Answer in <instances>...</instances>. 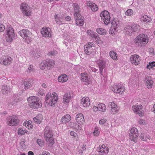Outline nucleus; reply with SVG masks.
Here are the masks:
<instances>
[{
  "label": "nucleus",
  "instance_id": "obj_1",
  "mask_svg": "<svg viewBox=\"0 0 155 155\" xmlns=\"http://www.w3.org/2000/svg\"><path fill=\"white\" fill-rule=\"evenodd\" d=\"M58 100V96L55 92L48 93L45 96V101L47 105L50 106H54Z\"/></svg>",
  "mask_w": 155,
  "mask_h": 155
},
{
  "label": "nucleus",
  "instance_id": "obj_2",
  "mask_svg": "<svg viewBox=\"0 0 155 155\" xmlns=\"http://www.w3.org/2000/svg\"><path fill=\"white\" fill-rule=\"evenodd\" d=\"M74 8V16L76 21V23L77 25L82 26L84 24L83 18L81 15L79 9V7L78 4H73Z\"/></svg>",
  "mask_w": 155,
  "mask_h": 155
},
{
  "label": "nucleus",
  "instance_id": "obj_3",
  "mask_svg": "<svg viewBox=\"0 0 155 155\" xmlns=\"http://www.w3.org/2000/svg\"><path fill=\"white\" fill-rule=\"evenodd\" d=\"M27 100L32 108L36 109L42 107V104L41 101L36 96H31L29 97L28 98Z\"/></svg>",
  "mask_w": 155,
  "mask_h": 155
},
{
  "label": "nucleus",
  "instance_id": "obj_4",
  "mask_svg": "<svg viewBox=\"0 0 155 155\" xmlns=\"http://www.w3.org/2000/svg\"><path fill=\"white\" fill-rule=\"evenodd\" d=\"M134 41L136 45L141 46L148 43L149 38L147 35L141 34L138 35L135 38Z\"/></svg>",
  "mask_w": 155,
  "mask_h": 155
},
{
  "label": "nucleus",
  "instance_id": "obj_5",
  "mask_svg": "<svg viewBox=\"0 0 155 155\" xmlns=\"http://www.w3.org/2000/svg\"><path fill=\"white\" fill-rule=\"evenodd\" d=\"M45 139L47 143L49 146H52L54 143V140L53 137V134L52 131L48 128H45L44 134Z\"/></svg>",
  "mask_w": 155,
  "mask_h": 155
},
{
  "label": "nucleus",
  "instance_id": "obj_6",
  "mask_svg": "<svg viewBox=\"0 0 155 155\" xmlns=\"http://www.w3.org/2000/svg\"><path fill=\"white\" fill-rule=\"evenodd\" d=\"M5 33V37L6 41L9 42H12L15 35L13 28L11 26L8 27L6 29Z\"/></svg>",
  "mask_w": 155,
  "mask_h": 155
},
{
  "label": "nucleus",
  "instance_id": "obj_7",
  "mask_svg": "<svg viewBox=\"0 0 155 155\" xmlns=\"http://www.w3.org/2000/svg\"><path fill=\"white\" fill-rule=\"evenodd\" d=\"M19 122V120L17 115H14L9 116L6 119V124L11 126L17 125Z\"/></svg>",
  "mask_w": 155,
  "mask_h": 155
},
{
  "label": "nucleus",
  "instance_id": "obj_8",
  "mask_svg": "<svg viewBox=\"0 0 155 155\" xmlns=\"http://www.w3.org/2000/svg\"><path fill=\"white\" fill-rule=\"evenodd\" d=\"M100 16L104 24L107 25L110 22V17L109 12L106 10L101 12Z\"/></svg>",
  "mask_w": 155,
  "mask_h": 155
},
{
  "label": "nucleus",
  "instance_id": "obj_9",
  "mask_svg": "<svg viewBox=\"0 0 155 155\" xmlns=\"http://www.w3.org/2000/svg\"><path fill=\"white\" fill-rule=\"evenodd\" d=\"M110 89L114 92L120 94H123L125 91L124 87L122 85H117L116 84L112 85Z\"/></svg>",
  "mask_w": 155,
  "mask_h": 155
},
{
  "label": "nucleus",
  "instance_id": "obj_10",
  "mask_svg": "<svg viewBox=\"0 0 155 155\" xmlns=\"http://www.w3.org/2000/svg\"><path fill=\"white\" fill-rule=\"evenodd\" d=\"M129 135L130 140L136 143L137 141L138 136L137 129L135 127L132 128L130 130Z\"/></svg>",
  "mask_w": 155,
  "mask_h": 155
},
{
  "label": "nucleus",
  "instance_id": "obj_11",
  "mask_svg": "<svg viewBox=\"0 0 155 155\" xmlns=\"http://www.w3.org/2000/svg\"><path fill=\"white\" fill-rule=\"evenodd\" d=\"M20 9L22 13L27 16L31 15V12L29 6L26 3H22L20 5Z\"/></svg>",
  "mask_w": 155,
  "mask_h": 155
},
{
  "label": "nucleus",
  "instance_id": "obj_12",
  "mask_svg": "<svg viewBox=\"0 0 155 155\" xmlns=\"http://www.w3.org/2000/svg\"><path fill=\"white\" fill-rule=\"evenodd\" d=\"M108 106L110 108V112L111 114H115L119 112L120 110L119 107L114 102L112 101L109 102Z\"/></svg>",
  "mask_w": 155,
  "mask_h": 155
},
{
  "label": "nucleus",
  "instance_id": "obj_13",
  "mask_svg": "<svg viewBox=\"0 0 155 155\" xmlns=\"http://www.w3.org/2000/svg\"><path fill=\"white\" fill-rule=\"evenodd\" d=\"M73 97L72 93L70 91L65 93L63 96V102L66 104V107H68Z\"/></svg>",
  "mask_w": 155,
  "mask_h": 155
},
{
  "label": "nucleus",
  "instance_id": "obj_14",
  "mask_svg": "<svg viewBox=\"0 0 155 155\" xmlns=\"http://www.w3.org/2000/svg\"><path fill=\"white\" fill-rule=\"evenodd\" d=\"M97 151L100 155H106L109 151L108 147L104 144L100 145L97 148Z\"/></svg>",
  "mask_w": 155,
  "mask_h": 155
},
{
  "label": "nucleus",
  "instance_id": "obj_15",
  "mask_svg": "<svg viewBox=\"0 0 155 155\" xmlns=\"http://www.w3.org/2000/svg\"><path fill=\"white\" fill-rule=\"evenodd\" d=\"M142 108L143 107L141 104H135L132 106V109L135 113L138 114L140 116L142 117L143 115Z\"/></svg>",
  "mask_w": 155,
  "mask_h": 155
},
{
  "label": "nucleus",
  "instance_id": "obj_16",
  "mask_svg": "<svg viewBox=\"0 0 155 155\" xmlns=\"http://www.w3.org/2000/svg\"><path fill=\"white\" fill-rule=\"evenodd\" d=\"M96 62L99 68L100 73L101 75H102L103 70L105 66V61L104 58H100L96 61Z\"/></svg>",
  "mask_w": 155,
  "mask_h": 155
},
{
  "label": "nucleus",
  "instance_id": "obj_17",
  "mask_svg": "<svg viewBox=\"0 0 155 155\" xmlns=\"http://www.w3.org/2000/svg\"><path fill=\"white\" fill-rule=\"evenodd\" d=\"M130 60L133 64L137 65L140 63V58L139 55L135 54L130 57Z\"/></svg>",
  "mask_w": 155,
  "mask_h": 155
},
{
  "label": "nucleus",
  "instance_id": "obj_18",
  "mask_svg": "<svg viewBox=\"0 0 155 155\" xmlns=\"http://www.w3.org/2000/svg\"><path fill=\"white\" fill-rule=\"evenodd\" d=\"M81 81L84 82L86 85H88L91 82L90 77L87 73H82L81 74Z\"/></svg>",
  "mask_w": 155,
  "mask_h": 155
},
{
  "label": "nucleus",
  "instance_id": "obj_19",
  "mask_svg": "<svg viewBox=\"0 0 155 155\" xmlns=\"http://www.w3.org/2000/svg\"><path fill=\"white\" fill-rule=\"evenodd\" d=\"M41 33L44 37H50L51 36V30L49 28L46 27H43L41 30Z\"/></svg>",
  "mask_w": 155,
  "mask_h": 155
},
{
  "label": "nucleus",
  "instance_id": "obj_20",
  "mask_svg": "<svg viewBox=\"0 0 155 155\" xmlns=\"http://www.w3.org/2000/svg\"><path fill=\"white\" fill-rule=\"evenodd\" d=\"M111 29L114 31H117L120 28L119 22L117 19H114L112 21Z\"/></svg>",
  "mask_w": 155,
  "mask_h": 155
},
{
  "label": "nucleus",
  "instance_id": "obj_21",
  "mask_svg": "<svg viewBox=\"0 0 155 155\" xmlns=\"http://www.w3.org/2000/svg\"><path fill=\"white\" fill-rule=\"evenodd\" d=\"M12 58L9 56H4L0 59V63L3 65H7L10 64Z\"/></svg>",
  "mask_w": 155,
  "mask_h": 155
},
{
  "label": "nucleus",
  "instance_id": "obj_22",
  "mask_svg": "<svg viewBox=\"0 0 155 155\" xmlns=\"http://www.w3.org/2000/svg\"><path fill=\"white\" fill-rule=\"evenodd\" d=\"M29 54L31 56L34 57L35 58H37L39 57L40 53L37 48H34L31 50Z\"/></svg>",
  "mask_w": 155,
  "mask_h": 155
},
{
  "label": "nucleus",
  "instance_id": "obj_23",
  "mask_svg": "<svg viewBox=\"0 0 155 155\" xmlns=\"http://www.w3.org/2000/svg\"><path fill=\"white\" fill-rule=\"evenodd\" d=\"M65 15L64 14L62 15L60 14L56 15L55 16L56 23L58 24H62L64 22V18Z\"/></svg>",
  "mask_w": 155,
  "mask_h": 155
},
{
  "label": "nucleus",
  "instance_id": "obj_24",
  "mask_svg": "<svg viewBox=\"0 0 155 155\" xmlns=\"http://www.w3.org/2000/svg\"><path fill=\"white\" fill-rule=\"evenodd\" d=\"M18 33L23 38L31 35V32L27 29H23L21 30L18 32Z\"/></svg>",
  "mask_w": 155,
  "mask_h": 155
},
{
  "label": "nucleus",
  "instance_id": "obj_25",
  "mask_svg": "<svg viewBox=\"0 0 155 155\" xmlns=\"http://www.w3.org/2000/svg\"><path fill=\"white\" fill-rule=\"evenodd\" d=\"M75 120L77 123L79 124H81L84 121L83 114L81 113L77 114L75 117Z\"/></svg>",
  "mask_w": 155,
  "mask_h": 155
},
{
  "label": "nucleus",
  "instance_id": "obj_26",
  "mask_svg": "<svg viewBox=\"0 0 155 155\" xmlns=\"http://www.w3.org/2000/svg\"><path fill=\"white\" fill-rule=\"evenodd\" d=\"M81 104L84 107H89L90 104V99L87 97H84L82 98Z\"/></svg>",
  "mask_w": 155,
  "mask_h": 155
},
{
  "label": "nucleus",
  "instance_id": "obj_27",
  "mask_svg": "<svg viewBox=\"0 0 155 155\" xmlns=\"http://www.w3.org/2000/svg\"><path fill=\"white\" fill-rule=\"evenodd\" d=\"M145 80L146 82V85L148 88H150L152 87L153 84V81L151 77L147 76L146 77Z\"/></svg>",
  "mask_w": 155,
  "mask_h": 155
},
{
  "label": "nucleus",
  "instance_id": "obj_28",
  "mask_svg": "<svg viewBox=\"0 0 155 155\" xmlns=\"http://www.w3.org/2000/svg\"><path fill=\"white\" fill-rule=\"evenodd\" d=\"M87 5L93 11H96L98 9V7L97 5L95 3L91 2L90 1L87 2Z\"/></svg>",
  "mask_w": 155,
  "mask_h": 155
},
{
  "label": "nucleus",
  "instance_id": "obj_29",
  "mask_svg": "<svg viewBox=\"0 0 155 155\" xmlns=\"http://www.w3.org/2000/svg\"><path fill=\"white\" fill-rule=\"evenodd\" d=\"M140 19L142 21L146 23L150 22L152 21V19L150 17L146 15H141L140 17Z\"/></svg>",
  "mask_w": 155,
  "mask_h": 155
},
{
  "label": "nucleus",
  "instance_id": "obj_30",
  "mask_svg": "<svg viewBox=\"0 0 155 155\" xmlns=\"http://www.w3.org/2000/svg\"><path fill=\"white\" fill-rule=\"evenodd\" d=\"M47 68L48 69L50 70L54 67L55 63L54 60H48L46 61Z\"/></svg>",
  "mask_w": 155,
  "mask_h": 155
},
{
  "label": "nucleus",
  "instance_id": "obj_31",
  "mask_svg": "<svg viewBox=\"0 0 155 155\" xmlns=\"http://www.w3.org/2000/svg\"><path fill=\"white\" fill-rule=\"evenodd\" d=\"M68 79V77L65 74H62L58 78V82L61 83H64L66 82Z\"/></svg>",
  "mask_w": 155,
  "mask_h": 155
},
{
  "label": "nucleus",
  "instance_id": "obj_32",
  "mask_svg": "<svg viewBox=\"0 0 155 155\" xmlns=\"http://www.w3.org/2000/svg\"><path fill=\"white\" fill-rule=\"evenodd\" d=\"M140 138L142 140L148 142H151V139L149 135L143 134H141Z\"/></svg>",
  "mask_w": 155,
  "mask_h": 155
},
{
  "label": "nucleus",
  "instance_id": "obj_33",
  "mask_svg": "<svg viewBox=\"0 0 155 155\" xmlns=\"http://www.w3.org/2000/svg\"><path fill=\"white\" fill-rule=\"evenodd\" d=\"M71 120V116L69 114H66L63 116L61 119L62 123L66 124Z\"/></svg>",
  "mask_w": 155,
  "mask_h": 155
},
{
  "label": "nucleus",
  "instance_id": "obj_34",
  "mask_svg": "<svg viewBox=\"0 0 155 155\" xmlns=\"http://www.w3.org/2000/svg\"><path fill=\"white\" fill-rule=\"evenodd\" d=\"M25 90L30 89L32 86V83L30 81H25L21 85Z\"/></svg>",
  "mask_w": 155,
  "mask_h": 155
},
{
  "label": "nucleus",
  "instance_id": "obj_35",
  "mask_svg": "<svg viewBox=\"0 0 155 155\" xmlns=\"http://www.w3.org/2000/svg\"><path fill=\"white\" fill-rule=\"evenodd\" d=\"M43 117L41 115L38 114L33 118V120L35 123L40 124L41 122Z\"/></svg>",
  "mask_w": 155,
  "mask_h": 155
},
{
  "label": "nucleus",
  "instance_id": "obj_36",
  "mask_svg": "<svg viewBox=\"0 0 155 155\" xmlns=\"http://www.w3.org/2000/svg\"><path fill=\"white\" fill-rule=\"evenodd\" d=\"M23 125L28 129H31L33 128L32 122L31 120H26L23 123Z\"/></svg>",
  "mask_w": 155,
  "mask_h": 155
},
{
  "label": "nucleus",
  "instance_id": "obj_37",
  "mask_svg": "<svg viewBox=\"0 0 155 155\" xmlns=\"http://www.w3.org/2000/svg\"><path fill=\"white\" fill-rule=\"evenodd\" d=\"M124 32H126L127 34L130 35L133 32V30L131 26L128 25L125 28Z\"/></svg>",
  "mask_w": 155,
  "mask_h": 155
},
{
  "label": "nucleus",
  "instance_id": "obj_38",
  "mask_svg": "<svg viewBox=\"0 0 155 155\" xmlns=\"http://www.w3.org/2000/svg\"><path fill=\"white\" fill-rule=\"evenodd\" d=\"M98 110L103 112H105L106 111V107L105 104L103 103H100L98 105Z\"/></svg>",
  "mask_w": 155,
  "mask_h": 155
},
{
  "label": "nucleus",
  "instance_id": "obj_39",
  "mask_svg": "<svg viewBox=\"0 0 155 155\" xmlns=\"http://www.w3.org/2000/svg\"><path fill=\"white\" fill-rule=\"evenodd\" d=\"M27 132L25 129H23L22 128H19L17 130V132L19 135H23Z\"/></svg>",
  "mask_w": 155,
  "mask_h": 155
},
{
  "label": "nucleus",
  "instance_id": "obj_40",
  "mask_svg": "<svg viewBox=\"0 0 155 155\" xmlns=\"http://www.w3.org/2000/svg\"><path fill=\"white\" fill-rule=\"evenodd\" d=\"M95 47V44L92 42H90L87 43L84 46V48H90L89 49L92 50V48Z\"/></svg>",
  "mask_w": 155,
  "mask_h": 155
},
{
  "label": "nucleus",
  "instance_id": "obj_41",
  "mask_svg": "<svg viewBox=\"0 0 155 155\" xmlns=\"http://www.w3.org/2000/svg\"><path fill=\"white\" fill-rule=\"evenodd\" d=\"M96 31L98 34L101 35H104L107 33V31L102 28H97Z\"/></svg>",
  "mask_w": 155,
  "mask_h": 155
},
{
  "label": "nucleus",
  "instance_id": "obj_42",
  "mask_svg": "<svg viewBox=\"0 0 155 155\" xmlns=\"http://www.w3.org/2000/svg\"><path fill=\"white\" fill-rule=\"evenodd\" d=\"M110 55L111 58L113 60H116L117 59V54L113 51L110 52Z\"/></svg>",
  "mask_w": 155,
  "mask_h": 155
},
{
  "label": "nucleus",
  "instance_id": "obj_43",
  "mask_svg": "<svg viewBox=\"0 0 155 155\" xmlns=\"http://www.w3.org/2000/svg\"><path fill=\"white\" fill-rule=\"evenodd\" d=\"M100 128L97 127H96L94 128V130L93 132V134L95 136H98L100 134Z\"/></svg>",
  "mask_w": 155,
  "mask_h": 155
},
{
  "label": "nucleus",
  "instance_id": "obj_44",
  "mask_svg": "<svg viewBox=\"0 0 155 155\" xmlns=\"http://www.w3.org/2000/svg\"><path fill=\"white\" fill-rule=\"evenodd\" d=\"M155 67V62L154 61L149 62L147 66V68L150 70L151 69H153Z\"/></svg>",
  "mask_w": 155,
  "mask_h": 155
},
{
  "label": "nucleus",
  "instance_id": "obj_45",
  "mask_svg": "<svg viewBox=\"0 0 155 155\" xmlns=\"http://www.w3.org/2000/svg\"><path fill=\"white\" fill-rule=\"evenodd\" d=\"M95 39V42L99 44H102L103 43L102 41L100 40V38L97 34L94 38Z\"/></svg>",
  "mask_w": 155,
  "mask_h": 155
},
{
  "label": "nucleus",
  "instance_id": "obj_46",
  "mask_svg": "<svg viewBox=\"0 0 155 155\" xmlns=\"http://www.w3.org/2000/svg\"><path fill=\"white\" fill-rule=\"evenodd\" d=\"M9 88L6 85H4L2 87V91L4 94L7 93L9 91Z\"/></svg>",
  "mask_w": 155,
  "mask_h": 155
},
{
  "label": "nucleus",
  "instance_id": "obj_47",
  "mask_svg": "<svg viewBox=\"0 0 155 155\" xmlns=\"http://www.w3.org/2000/svg\"><path fill=\"white\" fill-rule=\"evenodd\" d=\"M47 67L46 61H43L40 64V68L41 69H44L45 67Z\"/></svg>",
  "mask_w": 155,
  "mask_h": 155
},
{
  "label": "nucleus",
  "instance_id": "obj_48",
  "mask_svg": "<svg viewBox=\"0 0 155 155\" xmlns=\"http://www.w3.org/2000/svg\"><path fill=\"white\" fill-rule=\"evenodd\" d=\"M87 33L89 36L93 38H94L97 34L95 33L93 31L90 30H88L87 31Z\"/></svg>",
  "mask_w": 155,
  "mask_h": 155
},
{
  "label": "nucleus",
  "instance_id": "obj_49",
  "mask_svg": "<svg viewBox=\"0 0 155 155\" xmlns=\"http://www.w3.org/2000/svg\"><path fill=\"white\" fill-rule=\"evenodd\" d=\"M36 142L37 144L40 147H42L44 145V141L41 139H38L37 140Z\"/></svg>",
  "mask_w": 155,
  "mask_h": 155
},
{
  "label": "nucleus",
  "instance_id": "obj_50",
  "mask_svg": "<svg viewBox=\"0 0 155 155\" xmlns=\"http://www.w3.org/2000/svg\"><path fill=\"white\" fill-rule=\"evenodd\" d=\"M23 39H24L25 42L27 44L30 43L32 41V38L31 37L30 35H28Z\"/></svg>",
  "mask_w": 155,
  "mask_h": 155
},
{
  "label": "nucleus",
  "instance_id": "obj_51",
  "mask_svg": "<svg viewBox=\"0 0 155 155\" xmlns=\"http://www.w3.org/2000/svg\"><path fill=\"white\" fill-rule=\"evenodd\" d=\"M133 13V11L131 9H128L125 12V15L127 16H130Z\"/></svg>",
  "mask_w": 155,
  "mask_h": 155
},
{
  "label": "nucleus",
  "instance_id": "obj_52",
  "mask_svg": "<svg viewBox=\"0 0 155 155\" xmlns=\"http://www.w3.org/2000/svg\"><path fill=\"white\" fill-rule=\"evenodd\" d=\"M131 27L132 29H133V32L135 31L138 30L140 27L138 25L135 24H133L132 26H131Z\"/></svg>",
  "mask_w": 155,
  "mask_h": 155
},
{
  "label": "nucleus",
  "instance_id": "obj_53",
  "mask_svg": "<svg viewBox=\"0 0 155 155\" xmlns=\"http://www.w3.org/2000/svg\"><path fill=\"white\" fill-rule=\"evenodd\" d=\"M70 135L74 137L76 140H78V135L73 131H71L70 132Z\"/></svg>",
  "mask_w": 155,
  "mask_h": 155
},
{
  "label": "nucleus",
  "instance_id": "obj_54",
  "mask_svg": "<svg viewBox=\"0 0 155 155\" xmlns=\"http://www.w3.org/2000/svg\"><path fill=\"white\" fill-rule=\"evenodd\" d=\"M34 70V68L33 66L31 64L29 65L28 66V69L27 70V71L28 72H30Z\"/></svg>",
  "mask_w": 155,
  "mask_h": 155
},
{
  "label": "nucleus",
  "instance_id": "obj_55",
  "mask_svg": "<svg viewBox=\"0 0 155 155\" xmlns=\"http://www.w3.org/2000/svg\"><path fill=\"white\" fill-rule=\"evenodd\" d=\"M107 121V120L105 118L99 120V124L101 125H103Z\"/></svg>",
  "mask_w": 155,
  "mask_h": 155
},
{
  "label": "nucleus",
  "instance_id": "obj_56",
  "mask_svg": "<svg viewBox=\"0 0 155 155\" xmlns=\"http://www.w3.org/2000/svg\"><path fill=\"white\" fill-rule=\"evenodd\" d=\"M5 29V26L3 24L0 23V32L4 31Z\"/></svg>",
  "mask_w": 155,
  "mask_h": 155
},
{
  "label": "nucleus",
  "instance_id": "obj_57",
  "mask_svg": "<svg viewBox=\"0 0 155 155\" xmlns=\"http://www.w3.org/2000/svg\"><path fill=\"white\" fill-rule=\"evenodd\" d=\"M74 128L77 131L79 132L82 129L81 124L80 125H77L74 127Z\"/></svg>",
  "mask_w": 155,
  "mask_h": 155
},
{
  "label": "nucleus",
  "instance_id": "obj_58",
  "mask_svg": "<svg viewBox=\"0 0 155 155\" xmlns=\"http://www.w3.org/2000/svg\"><path fill=\"white\" fill-rule=\"evenodd\" d=\"M148 51L149 53L151 55H153L155 54L154 49L153 48H150Z\"/></svg>",
  "mask_w": 155,
  "mask_h": 155
},
{
  "label": "nucleus",
  "instance_id": "obj_59",
  "mask_svg": "<svg viewBox=\"0 0 155 155\" xmlns=\"http://www.w3.org/2000/svg\"><path fill=\"white\" fill-rule=\"evenodd\" d=\"M138 122L140 124L144 125L145 123V120L141 119H139L138 120Z\"/></svg>",
  "mask_w": 155,
  "mask_h": 155
},
{
  "label": "nucleus",
  "instance_id": "obj_60",
  "mask_svg": "<svg viewBox=\"0 0 155 155\" xmlns=\"http://www.w3.org/2000/svg\"><path fill=\"white\" fill-rule=\"evenodd\" d=\"M84 52L86 54L88 55L91 53V49L87 48H84Z\"/></svg>",
  "mask_w": 155,
  "mask_h": 155
},
{
  "label": "nucleus",
  "instance_id": "obj_61",
  "mask_svg": "<svg viewBox=\"0 0 155 155\" xmlns=\"http://www.w3.org/2000/svg\"><path fill=\"white\" fill-rule=\"evenodd\" d=\"M57 52L55 50L50 51L48 53V55H54L57 54Z\"/></svg>",
  "mask_w": 155,
  "mask_h": 155
},
{
  "label": "nucleus",
  "instance_id": "obj_62",
  "mask_svg": "<svg viewBox=\"0 0 155 155\" xmlns=\"http://www.w3.org/2000/svg\"><path fill=\"white\" fill-rule=\"evenodd\" d=\"M38 155H50V153L47 151H44Z\"/></svg>",
  "mask_w": 155,
  "mask_h": 155
},
{
  "label": "nucleus",
  "instance_id": "obj_63",
  "mask_svg": "<svg viewBox=\"0 0 155 155\" xmlns=\"http://www.w3.org/2000/svg\"><path fill=\"white\" fill-rule=\"evenodd\" d=\"M92 110L94 112H96L98 110V107L94 106L92 107Z\"/></svg>",
  "mask_w": 155,
  "mask_h": 155
},
{
  "label": "nucleus",
  "instance_id": "obj_64",
  "mask_svg": "<svg viewBox=\"0 0 155 155\" xmlns=\"http://www.w3.org/2000/svg\"><path fill=\"white\" fill-rule=\"evenodd\" d=\"M45 94L44 93V92L41 91V90H39V91L38 92V94H37L38 95H41V96Z\"/></svg>",
  "mask_w": 155,
  "mask_h": 155
}]
</instances>
